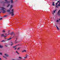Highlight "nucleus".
<instances>
[{"label":"nucleus","instance_id":"9d476101","mask_svg":"<svg viewBox=\"0 0 60 60\" xmlns=\"http://www.w3.org/2000/svg\"><path fill=\"white\" fill-rule=\"evenodd\" d=\"M12 39V38H9L7 39V40L8 41H9L10 40H11Z\"/></svg>","mask_w":60,"mask_h":60},{"label":"nucleus","instance_id":"6e6552de","mask_svg":"<svg viewBox=\"0 0 60 60\" xmlns=\"http://www.w3.org/2000/svg\"><path fill=\"white\" fill-rule=\"evenodd\" d=\"M13 5H11L10 6V9H11V8H13Z\"/></svg>","mask_w":60,"mask_h":60},{"label":"nucleus","instance_id":"dca6fc26","mask_svg":"<svg viewBox=\"0 0 60 60\" xmlns=\"http://www.w3.org/2000/svg\"><path fill=\"white\" fill-rule=\"evenodd\" d=\"M56 26V27L57 29H58V30H59V29L58 28V27L57 26Z\"/></svg>","mask_w":60,"mask_h":60},{"label":"nucleus","instance_id":"ea45409f","mask_svg":"<svg viewBox=\"0 0 60 60\" xmlns=\"http://www.w3.org/2000/svg\"><path fill=\"white\" fill-rule=\"evenodd\" d=\"M17 42H15V43H17Z\"/></svg>","mask_w":60,"mask_h":60},{"label":"nucleus","instance_id":"f704fd0d","mask_svg":"<svg viewBox=\"0 0 60 60\" xmlns=\"http://www.w3.org/2000/svg\"><path fill=\"white\" fill-rule=\"evenodd\" d=\"M54 25V27H55V26H56V25Z\"/></svg>","mask_w":60,"mask_h":60},{"label":"nucleus","instance_id":"c85d7f7f","mask_svg":"<svg viewBox=\"0 0 60 60\" xmlns=\"http://www.w3.org/2000/svg\"><path fill=\"white\" fill-rule=\"evenodd\" d=\"M60 1H58L57 3H59V2Z\"/></svg>","mask_w":60,"mask_h":60},{"label":"nucleus","instance_id":"bb28decb","mask_svg":"<svg viewBox=\"0 0 60 60\" xmlns=\"http://www.w3.org/2000/svg\"><path fill=\"white\" fill-rule=\"evenodd\" d=\"M4 41H4H4V40H3L2 41H1V42H3Z\"/></svg>","mask_w":60,"mask_h":60},{"label":"nucleus","instance_id":"20e7f679","mask_svg":"<svg viewBox=\"0 0 60 60\" xmlns=\"http://www.w3.org/2000/svg\"><path fill=\"white\" fill-rule=\"evenodd\" d=\"M5 1L6 2H4V4H9L10 3V1H8L7 0H5Z\"/></svg>","mask_w":60,"mask_h":60},{"label":"nucleus","instance_id":"2eb2a0df","mask_svg":"<svg viewBox=\"0 0 60 60\" xmlns=\"http://www.w3.org/2000/svg\"><path fill=\"white\" fill-rule=\"evenodd\" d=\"M10 4H8L7 6V7H9V6H10Z\"/></svg>","mask_w":60,"mask_h":60},{"label":"nucleus","instance_id":"0eeeda50","mask_svg":"<svg viewBox=\"0 0 60 60\" xmlns=\"http://www.w3.org/2000/svg\"><path fill=\"white\" fill-rule=\"evenodd\" d=\"M60 10H59L57 12V14L59 15V16H60Z\"/></svg>","mask_w":60,"mask_h":60},{"label":"nucleus","instance_id":"aec40b11","mask_svg":"<svg viewBox=\"0 0 60 60\" xmlns=\"http://www.w3.org/2000/svg\"><path fill=\"white\" fill-rule=\"evenodd\" d=\"M27 56H28V55L27 54H26V58H27Z\"/></svg>","mask_w":60,"mask_h":60},{"label":"nucleus","instance_id":"a878e982","mask_svg":"<svg viewBox=\"0 0 60 60\" xmlns=\"http://www.w3.org/2000/svg\"><path fill=\"white\" fill-rule=\"evenodd\" d=\"M0 55H2V53L0 52Z\"/></svg>","mask_w":60,"mask_h":60},{"label":"nucleus","instance_id":"c03bdc74","mask_svg":"<svg viewBox=\"0 0 60 60\" xmlns=\"http://www.w3.org/2000/svg\"><path fill=\"white\" fill-rule=\"evenodd\" d=\"M1 13V12H0V13Z\"/></svg>","mask_w":60,"mask_h":60},{"label":"nucleus","instance_id":"412c9836","mask_svg":"<svg viewBox=\"0 0 60 60\" xmlns=\"http://www.w3.org/2000/svg\"><path fill=\"white\" fill-rule=\"evenodd\" d=\"M5 46L6 47H8V45H5Z\"/></svg>","mask_w":60,"mask_h":60},{"label":"nucleus","instance_id":"473e14b6","mask_svg":"<svg viewBox=\"0 0 60 60\" xmlns=\"http://www.w3.org/2000/svg\"><path fill=\"white\" fill-rule=\"evenodd\" d=\"M56 5H57V3H56Z\"/></svg>","mask_w":60,"mask_h":60},{"label":"nucleus","instance_id":"e433bc0d","mask_svg":"<svg viewBox=\"0 0 60 60\" xmlns=\"http://www.w3.org/2000/svg\"><path fill=\"white\" fill-rule=\"evenodd\" d=\"M12 60H15V59H13Z\"/></svg>","mask_w":60,"mask_h":60},{"label":"nucleus","instance_id":"423d86ee","mask_svg":"<svg viewBox=\"0 0 60 60\" xmlns=\"http://www.w3.org/2000/svg\"><path fill=\"white\" fill-rule=\"evenodd\" d=\"M58 6H60V2H59V4H58V5H57L56 6V7H57V8H58L59 7Z\"/></svg>","mask_w":60,"mask_h":60},{"label":"nucleus","instance_id":"1a4fd4ad","mask_svg":"<svg viewBox=\"0 0 60 60\" xmlns=\"http://www.w3.org/2000/svg\"><path fill=\"white\" fill-rule=\"evenodd\" d=\"M3 47V46L2 45L0 44V48H2Z\"/></svg>","mask_w":60,"mask_h":60},{"label":"nucleus","instance_id":"f257e3e1","mask_svg":"<svg viewBox=\"0 0 60 60\" xmlns=\"http://www.w3.org/2000/svg\"><path fill=\"white\" fill-rule=\"evenodd\" d=\"M11 8H10L9 10H8L7 11V12H9L10 14H11V16H13V15H14V13H14V11L13 9H12V10L11 11L12 12H10V11H11Z\"/></svg>","mask_w":60,"mask_h":60},{"label":"nucleus","instance_id":"c756f323","mask_svg":"<svg viewBox=\"0 0 60 60\" xmlns=\"http://www.w3.org/2000/svg\"><path fill=\"white\" fill-rule=\"evenodd\" d=\"M2 18H1L0 19V20H2Z\"/></svg>","mask_w":60,"mask_h":60},{"label":"nucleus","instance_id":"c9c22d12","mask_svg":"<svg viewBox=\"0 0 60 60\" xmlns=\"http://www.w3.org/2000/svg\"><path fill=\"white\" fill-rule=\"evenodd\" d=\"M34 5H35V4H34V6H34Z\"/></svg>","mask_w":60,"mask_h":60},{"label":"nucleus","instance_id":"72a5a7b5","mask_svg":"<svg viewBox=\"0 0 60 60\" xmlns=\"http://www.w3.org/2000/svg\"><path fill=\"white\" fill-rule=\"evenodd\" d=\"M15 50H16V48H15Z\"/></svg>","mask_w":60,"mask_h":60},{"label":"nucleus","instance_id":"7c9ffc66","mask_svg":"<svg viewBox=\"0 0 60 60\" xmlns=\"http://www.w3.org/2000/svg\"><path fill=\"white\" fill-rule=\"evenodd\" d=\"M7 16V15H5L4 16V17H6Z\"/></svg>","mask_w":60,"mask_h":60},{"label":"nucleus","instance_id":"f8f14e48","mask_svg":"<svg viewBox=\"0 0 60 60\" xmlns=\"http://www.w3.org/2000/svg\"><path fill=\"white\" fill-rule=\"evenodd\" d=\"M56 10H55V11H53V14H54V13H55V12H56Z\"/></svg>","mask_w":60,"mask_h":60},{"label":"nucleus","instance_id":"9b49d317","mask_svg":"<svg viewBox=\"0 0 60 60\" xmlns=\"http://www.w3.org/2000/svg\"><path fill=\"white\" fill-rule=\"evenodd\" d=\"M11 4H13V0H11Z\"/></svg>","mask_w":60,"mask_h":60},{"label":"nucleus","instance_id":"7ed1b4c3","mask_svg":"<svg viewBox=\"0 0 60 60\" xmlns=\"http://www.w3.org/2000/svg\"><path fill=\"white\" fill-rule=\"evenodd\" d=\"M0 8L1 9V10L2 11H3L2 12L3 13H5V12H5V11L4 10L5 9V8L3 7L1 8Z\"/></svg>","mask_w":60,"mask_h":60},{"label":"nucleus","instance_id":"b1692460","mask_svg":"<svg viewBox=\"0 0 60 60\" xmlns=\"http://www.w3.org/2000/svg\"><path fill=\"white\" fill-rule=\"evenodd\" d=\"M3 33H4L5 32V30H4L3 31Z\"/></svg>","mask_w":60,"mask_h":60},{"label":"nucleus","instance_id":"4be33fe9","mask_svg":"<svg viewBox=\"0 0 60 60\" xmlns=\"http://www.w3.org/2000/svg\"><path fill=\"white\" fill-rule=\"evenodd\" d=\"M20 49V47H19L17 49V50H19V49Z\"/></svg>","mask_w":60,"mask_h":60},{"label":"nucleus","instance_id":"2f4dec72","mask_svg":"<svg viewBox=\"0 0 60 60\" xmlns=\"http://www.w3.org/2000/svg\"><path fill=\"white\" fill-rule=\"evenodd\" d=\"M26 57H24V58H25V59H26Z\"/></svg>","mask_w":60,"mask_h":60},{"label":"nucleus","instance_id":"a19ab883","mask_svg":"<svg viewBox=\"0 0 60 60\" xmlns=\"http://www.w3.org/2000/svg\"><path fill=\"white\" fill-rule=\"evenodd\" d=\"M18 60H20L18 59Z\"/></svg>","mask_w":60,"mask_h":60},{"label":"nucleus","instance_id":"ddd939ff","mask_svg":"<svg viewBox=\"0 0 60 60\" xmlns=\"http://www.w3.org/2000/svg\"><path fill=\"white\" fill-rule=\"evenodd\" d=\"M52 5H53V6H55V4H54V2H53Z\"/></svg>","mask_w":60,"mask_h":60},{"label":"nucleus","instance_id":"6ab92c4d","mask_svg":"<svg viewBox=\"0 0 60 60\" xmlns=\"http://www.w3.org/2000/svg\"><path fill=\"white\" fill-rule=\"evenodd\" d=\"M11 44L10 45H11V46H12V45H13V43L12 42H11Z\"/></svg>","mask_w":60,"mask_h":60},{"label":"nucleus","instance_id":"4c0bfd02","mask_svg":"<svg viewBox=\"0 0 60 60\" xmlns=\"http://www.w3.org/2000/svg\"><path fill=\"white\" fill-rule=\"evenodd\" d=\"M2 59L1 58H0V60H1Z\"/></svg>","mask_w":60,"mask_h":60},{"label":"nucleus","instance_id":"f03ea898","mask_svg":"<svg viewBox=\"0 0 60 60\" xmlns=\"http://www.w3.org/2000/svg\"><path fill=\"white\" fill-rule=\"evenodd\" d=\"M9 34H5V35H4V34H1L0 35L1 36V37H3V36H4V37L5 38V37H7V36Z\"/></svg>","mask_w":60,"mask_h":60},{"label":"nucleus","instance_id":"cd10ccee","mask_svg":"<svg viewBox=\"0 0 60 60\" xmlns=\"http://www.w3.org/2000/svg\"><path fill=\"white\" fill-rule=\"evenodd\" d=\"M3 57H4V58H6V57H5V56H3Z\"/></svg>","mask_w":60,"mask_h":60},{"label":"nucleus","instance_id":"79ce46f5","mask_svg":"<svg viewBox=\"0 0 60 60\" xmlns=\"http://www.w3.org/2000/svg\"><path fill=\"white\" fill-rule=\"evenodd\" d=\"M56 1H58V0H56Z\"/></svg>","mask_w":60,"mask_h":60},{"label":"nucleus","instance_id":"39448f33","mask_svg":"<svg viewBox=\"0 0 60 60\" xmlns=\"http://www.w3.org/2000/svg\"><path fill=\"white\" fill-rule=\"evenodd\" d=\"M4 55L5 56H6V57H8V56H9V55L6 53H5L4 54Z\"/></svg>","mask_w":60,"mask_h":60},{"label":"nucleus","instance_id":"f3484780","mask_svg":"<svg viewBox=\"0 0 60 60\" xmlns=\"http://www.w3.org/2000/svg\"><path fill=\"white\" fill-rule=\"evenodd\" d=\"M14 33L13 32H12L10 33L11 35H12V34H13Z\"/></svg>","mask_w":60,"mask_h":60},{"label":"nucleus","instance_id":"5701e85b","mask_svg":"<svg viewBox=\"0 0 60 60\" xmlns=\"http://www.w3.org/2000/svg\"><path fill=\"white\" fill-rule=\"evenodd\" d=\"M16 53H17L18 54H19V53H18V51H16Z\"/></svg>","mask_w":60,"mask_h":60},{"label":"nucleus","instance_id":"4468645a","mask_svg":"<svg viewBox=\"0 0 60 60\" xmlns=\"http://www.w3.org/2000/svg\"><path fill=\"white\" fill-rule=\"evenodd\" d=\"M26 52V50H23V51H22V52Z\"/></svg>","mask_w":60,"mask_h":60},{"label":"nucleus","instance_id":"a18cd8bd","mask_svg":"<svg viewBox=\"0 0 60 60\" xmlns=\"http://www.w3.org/2000/svg\"><path fill=\"white\" fill-rule=\"evenodd\" d=\"M13 35H14V34H13Z\"/></svg>","mask_w":60,"mask_h":60},{"label":"nucleus","instance_id":"a211bd4d","mask_svg":"<svg viewBox=\"0 0 60 60\" xmlns=\"http://www.w3.org/2000/svg\"><path fill=\"white\" fill-rule=\"evenodd\" d=\"M22 58H21V57H19V60H20V59H22Z\"/></svg>","mask_w":60,"mask_h":60},{"label":"nucleus","instance_id":"58836bf2","mask_svg":"<svg viewBox=\"0 0 60 60\" xmlns=\"http://www.w3.org/2000/svg\"><path fill=\"white\" fill-rule=\"evenodd\" d=\"M15 47H16V46L13 47V48H15Z\"/></svg>","mask_w":60,"mask_h":60},{"label":"nucleus","instance_id":"393cba45","mask_svg":"<svg viewBox=\"0 0 60 60\" xmlns=\"http://www.w3.org/2000/svg\"><path fill=\"white\" fill-rule=\"evenodd\" d=\"M59 22V20H57L56 21L57 22Z\"/></svg>","mask_w":60,"mask_h":60},{"label":"nucleus","instance_id":"37998d69","mask_svg":"<svg viewBox=\"0 0 60 60\" xmlns=\"http://www.w3.org/2000/svg\"><path fill=\"white\" fill-rule=\"evenodd\" d=\"M11 38V37H10V38Z\"/></svg>","mask_w":60,"mask_h":60}]
</instances>
